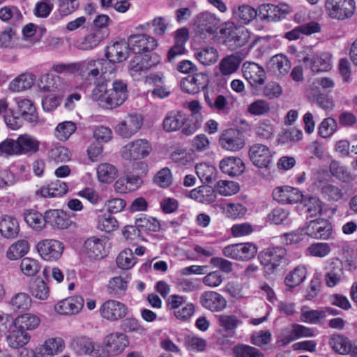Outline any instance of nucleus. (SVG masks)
I'll list each match as a JSON object with an SVG mask.
<instances>
[{
    "mask_svg": "<svg viewBox=\"0 0 357 357\" xmlns=\"http://www.w3.org/2000/svg\"><path fill=\"white\" fill-rule=\"evenodd\" d=\"M16 141L19 155L28 153H35L39 149V142L34 137L29 135H21Z\"/></svg>",
    "mask_w": 357,
    "mask_h": 357,
    "instance_id": "41",
    "label": "nucleus"
},
{
    "mask_svg": "<svg viewBox=\"0 0 357 357\" xmlns=\"http://www.w3.org/2000/svg\"><path fill=\"white\" fill-rule=\"evenodd\" d=\"M242 70L243 77L250 84L253 93L259 95L266 80L264 69L257 63L246 62L243 63Z\"/></svg>",
    "mask_w": 357,
    "mask_h": 357,
    "instance_id": "4",
    "label": "nucleus"
},
{
    "mask_svg": "<svg viewBox=\"0 0 357 357\" xmlns=\"http://www.w3.org/2000/svg\"><path fill=\"white\" fill-rule=\"evenodd\" d=\"M307 270L303 266H298L285 278V284L289 287H295L301 284L305 279Z\"/></svg>",
    "mask_w": 357,
    "mask_h": 357,
    "instance_id": "53",
    "label": "nucleus"
},
{
    "mask_svg": "<svg viewBox=\"0 0 357 357\" xmlns=\"http://www.w3.org/2000/svg\"><path fill=\"white\" fill-rule=\"evenodd\" d=\"M40 317L35 313L25 312L17 317L15 324L17 327L24 331H33L40 324Z\"/></svg>",
    "mask_w": 357,
    "mask_h": 357,
    "instance_id": "34",
    "label": "nucleus"
},
{
    "mask_svg": "<svg viewBox=\"0 0 357 357\" xmlns=\"http://www.w3.org/2000/svg\"><path fill=\"white\" fill-rule=\"evenodd\" d=\"M306 212L311 216L321 215L324 211V203L317 197H305L303 200Z\"/></svg>",
    "mask_w": 357,
    "mask_h": 357,
    "instance_id": "59",
    "label": "nucleus"
},
{
    "mask_svg": "<svg viewBox=\"0 0 357 357\" xmlns=\"http://www.w3.org/2000/svg\"><path fill=\"white\" fill-rule=\"evenodd\" d=\"M84 304V300L83 297L75 295L59 301L54 305V310L61 315L74 316L81 312Z\"/></svg>",
    "mask_w": 357,
    "mask_h": 357,
    "instance_id": "16",
    "label": "nucleus"
},
{
    "mask_svg": "<svg viewBox=\"0 0 357 357\" xmlns=\"http://www.w3.org/2000/svg\"><path fill=\"white\" fill-rule=\"evenodd\" d=\"M271 66L269 71L276 77H282L286 75L290 69V63L287 56L283 54H276L269 61Z\"/></svg>",
    "mask_w": 357,
    "mask_h": 357,
    "instance_id": "31",
    "label": "nucleus"
},
{
    "mask_svg": "<svg viewBox=\"0 0 357 357\" xmlns=\"http://www.w3.org/2000/svg\"><path fill=\"white\" fill-rule=\"evenodd\" d=\"M208 84V76L205 73H199L182 79L180 86L185 92L195 94L204 89Z\"/></svg>",
    "mask_w": 357,
    "mask_h": 357,
    "instance_id": "21",
    "label": "nucleus"
},
{
    "mask_svg": "<svg viewBox=\"0 0 357 357\" xmlns=\"http://www.w3.org/2000/svg\"><path fill=\"white\" fill-rule=\"evenodd\" d=\"M303 138V132L296 128H291L278 135L276 142L278 145L296 143Z\"/></svg>",
    "mask_w": 357,
    "mask_h": 357,
    "instance_id": "50",
    "label": "nucleus"
},
{
    "mask_svg": "<svg viewBox=\"0 0 357 357\" xmlns=\"http://www.w3.org/2000/svg\"><path fill=\"white\" fill-rule=\"evenodd\" d=\"M241 63V59L238 56L231 54L220 61L218 65L219 70L222 75L228 76L236 72Z\"/></svg>",
    "mask_w": 357,
    "mask_h": 357,
    "instance_id": "44",
    "label": "nucleus"
},
{
    "mask_svg": "<svg viewBox=\"0 0 357 357\" xmlns=\"http://www.w3.org/2000/svg\"><path fill=\"white\" fill-rule=\"evenodd\" d=\"M325 10L330 18L343 21L354 15L356 2L354 0H326Z\"/></svg>",
    "mask_w": 357,
    "mask_h": 357,
    "instance_id": "3",
    "label": "nucleus"
},
{
    "mask_svg": "<svg viewBox=\"0 0 357 357\" xmlns=\"http://www.w3.org/2000/svg\"><path fill=\"white\" fill-rule=\"evenodd\" d=\"M36 249L42 259L54 261L61 257L64 245L58 240L44 239L37 243Z\"/></svg>",
    "mask_w": 357,
    "mask_h": 357,
    "instance_id": "11",
    "label": "nucleus"
},
{
    "mask_svg": "<svg viewBox=\"0 0 357 357\" xmlns=\"http://www.w3.org/2000/svg\"><path fill=\"white\" fill-rule=\"evenodd\" d=\"M234 17L242 24H248L256 17L255 9L248 5L239 6L233 10Z\"/></svg>",
    "mask_w": 357,
    "mask_h": 357,
    "instance_id": "57",
    "label": "nucleus"
},
{
    "mask_svg": "<svg viewBox=\"0 0 357 357\" xmlns=\"http://www.w3.org/2000/svg\"><path fill=\"white\" fill-rule=\"evenodd\" d=\"M215 189L220 195L231 196L238 192L239 185L234 181L220 180L217 183Z\"/></svg>",
    "mask_w": 357,
    "mask_h": 357,
    "instance_id": "61",
    "label": "nucleus"
},
{
    "mask_svg": "<svg viewBox=\"0 0 357 357\" xmlns=\"http://www.w3.org/2000/svg\"><path fill=\"white\" fill-rule=\"evenodd\" d=\"M301 311V321L310 324H319L326 316L325 311L310 310L307 306H303Z\"/></svg>",
    "mask_w": 357,
    "mask_h": 357,
    "instance_id": "52",
    "label": "nucleus"
},
{
    "mask_svg": "<svg viewBox=\"0 0 357 357\" xmlns=\"http://www.w3.org/2000/svg\"><path fill=\"white\" fill-rule=\"evenodd\" d=\"M68 191V185L66 183L56 180L47 185H43L36 191L37 195L43 197H56L65 195Z\"/></svg>",
    "mask_w": 357,
    "mask_h": 357,
    "instance_id": "32",
    "label": "nucleus"
},
{
    "mask_svg": "<svg viewBox=\"0 0 357 357\" xmlns=\"http://www.w3.org/2000/svg\"><path fill=\"white\" fill-rule=\"evenodd\" d=\"M48 157L55 162H66L70 160V151L64 146H59L52 148L48 153Z\"/></svg>",
    "mask_w": 357,
    "mask_h": 357,
    "instance_id": "62",
    "label": "nucleus"
},
{
    "mask_svg": "<svg viewBox=\"0 0 357 357\" xmlns=\"http://www.w3.org/2000/svg\"><path fill=\"white\" fill-rule=\"evenodd\" d=\"M130 46L128 43L116 42L108 46L106 49L105 55L107 59L112 61L120 63L123 61L128 56Z\"/></svg>",
    "mask_w": 357,
    "mask_h": 357,
    "instance_id": "29",
    "label": "nucleus"
},
{
    "mask_svg": "<svg viewBox=\"0 0 357 357\" xmlns=\"http://www.w3.org/2000/svg\"><path fill=\"white\" fill-rule=\"evenodd\" d=\"M65 348L66 343L62 337H49L36 349L35 357H54L62 353Z\"/></svg>",
    "mask_w": 357,
    "mask_h": 357,
    "instance_id": "17",
    "label": "nucleus"
},
{
    "mask_svg": "<svg viewBox=\"0 0 357 357\" xmlns=\"http://www.w3.org/2000/svg\"><path fill=\"white\" fill-rule=\"evenodd\" d=\"M8 304L14 311L25 312L31 307L33 301L27 293L18 292L10 298Z\"/></svg>",
    "mask_w": 357,
    "mask_h": 357,
    "instance_id": "39",
    "label": "nucleus"
},
{
    "mask_svg": "<svg viewBox=\"0 0 357 357\" xmlns=\"http://www.w3.org/2000/svg\"><path fill=\"white\" fill-rule=\"evenodd\" d=\"M76 125L72 121H64L56 128V137L61 141L67 140L76 130Z\"/></svg>",
    "mask_w": 357,
    "mask_h": 357,
    "instance_id": "64",
    "label": "nucleus"
},
{
    "mask_svg": "<svg viewBox=\"0 0 357 357\" xmlns=\"http://www.w3.org/2000/svg\"><path fill=\"white\" fill-rule=\"evenodd\" d=\"M190 198L204 204L212 203L215 198L213 190L207 185L199 186L190 192Z\"/></svg>",
    "mask_w": 357,
    "mask_h": 357,
    "instance_id": "46",
    "label": "nucleus"
},
{
    "mask_svg": "<svg viewBox=\"0 0 357 357\" xmlns=\"http://www.w3.org/2000/svg\"><path fill=\"white\" fill-rule=\"evenodd\" d=\"M29 248L30 245L27 241H17L8 248L6 257L10 260H17L25 255L29 252Z\"/></svg>",
    "mask_w": 357,
    "mask_h": 357,
    "instance_id": "48",
    "label": "nucleus"
},
{
    "mask_svg": "<svg viewBox=\"0 0 357 357\" xmlns=\"http://www.w3.org/2000/svg\"><path fill=\"white\" fill-rule=\"evenodd\" d=\"M97 178L102 183H111L118 176V169L110 163H100L96 168Z\"/></svg>",
    "mask_w": 357,
    "mask_h": 357,
    "instance_id": "40",
    "label": "nucleus"
},
{
    "mask_svg": "<svg viewBox=\"0 0 357 357\" xmlns=\"http://www.w3.org/2000/svg\"><path fill=\"white\" fill-rule=\"evenodd\" d=\"M36 77L30 73H22L15 78L9 84V89L20 92L30 89L34 84Z\"/></svg>",
    "mask_w": 357,
    "mask_h": 357,
    "instance_id": "42",
    "label": "nucleus"
},
{
    "mask_svg": "<svg viewBox=\"0 0 357 357\" xmlns=\"http://www.w3.org/2000/svg\"><path fill=\"white\" fill-rule=\"evenodd\" d=\"M45 225L47 224L54 229H64L69 225V219L61 210H49L45 212Z\"/></svg>",
    "mask_w": 357,
    "mask_h": 357,
    "instance_id": "33",
    "label": "nucleus"
},
{
    "mask_svg": "<svg viewBox=\"0 0 357 357\" xmlns=\"http://www.w3.org/2000/svg\"><path fill=\"white\" fill-rule=\"evenodd\" d=\"M160 61V57L158 54L136 55L130 62L129 70L131 76L139 79L143 74H146L148 70Z\"/></svg>",
    "mask_w": 357,
    "mask_h": 357,
    "instance_id": "7",
    "label": "nucleus"
},
{
    "mask_svg": "<svg viewBox=\"0 0 357 357\" xmlns=\"http://www.w3.org/2000/svg\"><path fill=\"white\" fill-rule=\"evenodd\" d=\"M199 300L203 307L213 312H219L224 310L227 305L225 298L213 291L204 292L201 294Z\"/></svg>",
    "mask_w": 357,
    "mask_h": 357,
    "instance_id": "19",
    "label": "nucleus"
},
{
    "mask_svg": "<svg viewBox=\"0 0 357 357\" xmlns=\"http://www.w3.org/2000/svg\"><path fill=\"white\" fill-rule=\"evenodd\" d=\"M31 340V335L26 332L17 328V330L11 331L6 336V341L8 346L17 349L26 345Z\"/></svg>",
    "mask_w": 357,
    "mask_h": 357,
    "instance_id": "37",
    "label": "nucleus"
},
{
    "mask_svg": "<svg viewBox=\"0 0 357 357\" xmlns=\"http://www.w3.org/2000/svg\"><path fill=\"white\" fill-rule=\"evenodd\" d=\"M97 228L105 232H111L118 229L117 220L109 213H103L97 218Z\"/></svg>",
    "mask_w": 357,
    "mask_h": 357,
    "instance_id": "49",
    "label": "nucleus"
},
{
    "mask_svg": "<svg viewBox=\"0 0 357 357\" xmlns=\"http://www.w3.org/2000/svg\"><path fill=\"white\" fill-rule=\"evenodd\" d=\"M333 349L340 355H346L349 353L351 348V341L343 335H333L330 341Z\"/></svg>",
    "mask_w": 357,
    "mask_h": 357,
    "instance_id": "54",
    "label": "nucleus"
},
{
    "mask_svg": "<svg viewBox=\"0 0 357 357\" xmlns=\"http://www.w3.org/2000/svg\"><path fill=\"white\" fill-rule=\"evenodd\" d=\"M105 344L108 347L110 353L114 356H119L128 347V337L123 333L114 332L108 334L104 338Z\"/></svg>",
    "mask_w": 357,
    "mask_h": 357,
    "instance_id": "22",
    "label": "nucleus"
},
{
    "mask_svg": "<svg viewBox=\"0 0 357 357\" xmlns=\"http://www.w3.org/2000/svg\"><path fill=\"white\" fill-rule=\"evenodd\" d=\"M29 292L35 298L46 301L50 296V289L43 280L38 279L31 284Z\"/></svg>",
    "mask_w": 357,
    "mask_h": 357,
    "instance_id": "51",
    "label": "nucleus"
},
{
    "mask_svg": "<svg viewBox=\"0 0 357 357\" xmlns=\"http://www.w3.org/2000/svg\"><path fill=\"white\" fill-rule=\"evenodd\" d=\"M195 24L199 33L212 34L217 30L220 20L215 15L209 12H205L197 16Z\"/></svg>",
    "mask_w": 357,
    "mask_h": 357,
    "instance_id": "25",
    "label": "nucleus"
},
{
    "mask_svg": "<svg viewBox=\"0 0 357 357\" xmlns=\"http://www.w3.org/2000/svg\"><path fill=\"white\" fill-rule=\"evenodd\" d=\"M137 261L132 250L130 248L121 251L116 257V264L119 268L123 270L131 268L137 263Z\"/></svg>",
    "mask_w": 357,
    "mask_h": 357,
    "instance_id": "58",
    "label": "nucleus"
},
{
    "mask_svg": "<svg viewBox=\"0 0 357 357\" xmlns=\"http://www.w3.org/2000/svg\"><path fill=\"white\" fill-rule=\"evenodd\" d=\"M24 220L27 225L36 231H41L45 227V213L33 210H26L24 213Z\"/></svg>",
    "mask_w": 357,
    "mask_h": 357,
    "instance_id": "38",
    "label": "nucleus"
},
{
    "mask_svg": "<svg viewBox=\"0 0 357 357\" xmlns=\"http://www.w3.org/2000/svg\"><path fill=\"white\" fill-rule=\"evenodd\" d=\"M188 116L181 112H171L163 120V128L166 132H174L182 128V133L188 136L195 132L198 127L188 124Z\"/></svg>",
    "mask_w": 357,
    "mask_h": 357,
    "instance_id": "5",
    "label": "nucleus"
},
{
    "mask_svg": "<svg viewBox=\"0 0 357 357\" xmlns=\"http://www.w3.org/2000/svg\"><path fill=\"white\" fill-rule=\"evenodd\" d=\"M250 158L254 165L259 169L266 170L268 167V148L264 144H255L249 151Z\"/></svg>",
    "mask_w": 357,
    "mask_h": 357,
    "instance_id": "30",
    "label": "nucleus"
},
{
    "mask_svg": "<svg viewBox=\"0 0 357 357\" xmlns=\"http://www.w3.org/2000/svg\"><path fill=\"white\" fill-rule=\"evenodd\" d=\"M330 171L333 176L342 182L350 183L354 179L350 171L337 161L331 162Z\"/></svg>",
    "mask_w": 357,
    "mask_h": 357,
    "instance_id": "56",
    "label": "nucleus"
},
{
    "mask_svg": "<svg viewBox=\"0 0 357 357\" xmlns=\"http://www.w3.org/2000/svg\"><path fill=\"white\" fill-rule=\"evenodd\" d=\"M221 208L226 216L232 219L241 218L247 212L246 207L241 204H224L221 205Z\"/></svg>",
    "mask_w": 357,
    "mask_h": 357,
    "instance_id": "60",
    "label": "nucleus"
},
{
    "mask_svg": "<svg viewBox=\"0 0 357 357\" xmlns=\"http://www.w3.org/2000/svg\"><path fill=\"white\" fill-rule=\"evenodd\" d=\"M100 317L109 321L124 319L128 313V307L123 303L115 299H108L99 308Z\"/></svg>",
    "mask_w": 357,
    "mask_h": 357,
    "instance_id": "8",
    "label": "nucleus"
},
{
    "mask_svg": "<svg viewBox=\"0 0 357 357\" xmlns=\"http://www.w3.org/2000/svg\"><path fill=\"white\" fill-rule=\"evenodd\" d=\"M218 142L222 149L231 152L241 150L245 144L243 134L233 128L223 130L220 135Z\"/></svg>",
    "mask_w": 357,
    "mask_h": 357,
    "instance_id": "12",
    "label": "nucleus"
},
{
    "mask_svg": "<svg viewBox=\"0 0 357 357\" xmlns=\"http://www.w3.org/2000/svg\"><path fill=\"white\" fill-rule=\"evenodd\" d=\"M344 278V267L337 258L328 260L324 267V281L327 287H334Z\"/></svg>",
    "mask_w": 357,
    "mask_h": 357,
    "instance_id": "14",
    "label": "nucleus"
},
{
    "mask_svg": "<svg viewBox=\"0 0 357 357\" xmlns=\"http://www.w3.org/2000/svg\"><path fill=\"white\" fill-rule=\"evenodd\" d=\"M286 250L282 247H275L269 250V275H282L288 264L285 257Z\"/></svg>",
    "mask_w": 357,
    "mask_h": 357,
    "instance_id": "20",
    "label": "nucleus"
},
{
    "mask_svg": "<svg viewBox=\"0 0 357 357\" xmlns=\"http://www.w3.org/2000/svg\"><path fill=\"white\" fill-rule=\"evenodd\" d=\"M95 342L86 337H77L71 342V347L79 355H86L91 357L94 349Z\"/></svg>",
    "mask_w": 357,
    "mask_h": 357,
    "instance_id": "45",
    "label": "nucleus"
},
{
    "mask_svg": "<svg viewBox=\"0 0 357 357\" xmlns=\"http://www.w3.org/2000/svg\"><path fill=\"white\" fill-rule=\"evenodd\" d=\"M152 146L145 139H137L125 144L121 151V156L127 160H137L146 158Z\"/></svg>",
    "mask_w": 357,
    "mask_h": 357,
    "instance_id": "6",
    "label": "nucleus"
},
{
    "mask_svg": "<svg viewBox=\"0 0 357 357\" xmlns=\"http://www.w3.org/2000/svg\"><path fill=\"white\" fill-rule=\"evenodd\" d=\"M257 252V247L251 243L231 244L222 249L225 257L238 261L250 260L256 255Z\"/></svg>",
    "mask_w": 357,
    "mask_h": 357,
    "instance_id": "10",
    "label": "nucleus"
},
{
    "mask_svg": "<svg viewBox=\"0 0 357 357\" xmlns=\"http://www.w3.org/2000/svg\"><path fill=\"white\" fill-rule=\"evenodd\" d=\"M197 176L203 183H211L216 176V169L214 166L203 162L195 166Z\"/></svg>",
    "mask_w": 357,
    "mask_h": 357,
    "instance_id": "55",
    "label": "nucleus"
},
{
    "mask_svg": "<svg viewBox=\"0 0 357 357\" xmlns=\"http://www.w3.org/2000/svg\"><path fill=\"white\" fill-rule=\"evenodd\" d=\"M76 72H79L82 78L86 84L91 85L100 77V59H89L80 62L74 63Z\"/></svg>",
    "mask_w": 357,
    "mask_h": 357,
    "instance_id": "13",
    "label": "nucleus"
},
{
    "mask_svg": "<svg viewBox=\"0 0 357 357\" xmlns=\"http://www.w3.org/2000/svg\"><path fill=\"white\" fill-rule=\"evenodd\" d=\"M204 100L207 105L213 111L223 114L229 112L227 100L223 95L215 96L205 93Z\"/></svg>",
    "mask_w": 357,
    "mask_h": 357,
    "instance_id": "43",
    "label": "nucleus"
},
{
    "mask_svg": "<svg viewBox=\"0 0 357 357\" xmlns=\"http://www.w3.org/2000/svg\"><path fill=\"white\" fill-rule=\"evenodd\" d=\"M195 55L197 59L204 66L213 65L218 59V53L212 47H204L197 49Z\"/></svg>",
    "mask_w": 357,
    "mask_h": 357,
    "instance_id": "47",
    "label": "nucleus"
},
{
    "mask_svg": "<svg viewBox=\"0 0 357 357\" xmlns=\"http://www.w3.org/2000/svg\"><path fill=\"white\" fill-rule=\"evenodd\" d=\"M220 169L224 174L229 176H236L244 172L245 165L241 158L229 156L223 158L220 162Z\"/></svg>",
    "mask_w": 357,
    "mask_h": 357,
    "instance_id": "28",
    "label": "nucleus"
},
{
    "mask_svg": "<svg viewBox=\"0 0 357 357\" xmlns=\"http://www.w3.org/2000/svg\"><path fill=\"white\" fill-rule=\"evenodd\" d=\"M13 101L17 107L15 112L25 121L36 124L38 121V116L36 107L31 100L15 98Z\"/></svg>",
    "mask_w": 357,
    "mask_h": 357,
    "instance_id": "24",
    "label": "nucleus"
},
{
    "mask_svg": "<svg viewBox=\"0 0 357 357\" xmlns=\"http://www.w3.org/2000/svg\"><path fill=\"white\" fill-rule=\"evenodd\" d=\"M130 277L115 276L109 280L107 290L110 295L120 298L125 295Z\"/></svg>",
    "mask_w": 357,
    "mask_h": 357,
    "instance_id": "35",
    "label": "nucleus"
},
{
    "mask_svg": "<svg viewBox=\"0 0 357 357\" xmlns=\"http://www.w3.org/2000/svg\"><path fill=\"white\" fill-rule=\"evenodd\" d=\"M143 119L137 114H129L120 121L114 127L115 133L123 139H130L140 130Z\"/></svg>",
    "mask_w": 357,
    "mask_h": 357,
    "instance_id": "9",
    "label": "nucleus"
},
{
    "mask_svg": "<svg viewBox=\"0 0 357 357\" xmlns=\"http://www.w3.org/2000/svg\"><path fill=\"white\" fill-rule=\"evenodd\" d=\"M250 33L245 28H237L233 24H226L219 32L218 41L231 50L244 46L249 40Z\"/></svg>",
    "mask_w": 357,
    "mask_h": 357,
    "instance_id": "2",
    "label": "nucleus"
},
{
    "mask_svg": "<svg viewBox=\"0 0 357 357\" xmlns=\"http://www.w3.org/2000/svg\"><path fill=\"white\" fill-rule=\"evenodd\" d=\"M128 42L130 50L135 54L153 51L158 46L156 39L147 34L130 36Z\"/></svg>",
    "mask_w": 357,
    "mask_h": 357,
    "instance_id": "18",
    "label": "nucleus"
},
{
    "mask_svg": "<svg viewBox=\"0 0 357 357\" xmlns=\"http://www.w3.org/2000/svg\"><path fill=\"white\" fill-rule=\"evenodd\" d=\"M314 335V331L312 328L294 324L289 328L283 331L278 342L280 346H286L297 339L313 337Z\"/></svg>",
    "mask_w": 357,
    "mask_h": 357,
    "instance_id": "15",
    "label": "nucleus"
},
{
    "mask_svg": "<svg viewBox=\"0 0 357 357\" xmlns=\"http://www.w3.org/2000/svg\"><path fill=\"white\" fill-rule=\"evenodd\" d=\"M106 240L105 238L92 236L84 242V250L90 258L101 259L106 255Z\"/></svg>",
    "mask_w": 357,
    "mask_h": 357,
    "instance_id": "27",
    "label": "nucleus"
},
{
    "mask_svg": "<svg viewBox=\"0 0 357 357\" xmlns=\"http://www.w3.org/2000/svg\"><path fill=\"white\" fill-rule=\"evenodd\" d=\"M20 231L18 221L14 217L4 215L0 220V233L5 238H15Z\"/></svg>",
    "mask_w": 357,
    "mask_h": 357,
    "instance_id": "36",
    "label": "nucleus"
},
{
    "mask_svg": "<svg viewBox=\"0 0 357 357\" xmlns=\"http://www.w3.org/2000/svg\"><path fill=\"white\" fill-rule=\"evenodd\" d=\"M303 61L315 73L326 72L331 68V55L328 52L305 56Z\"/></svg>",
    "mask_w": 357,
    "mask_h": 357,
    "instance_id": "23",
    "label": "nucleus"
},
{
    "mask_svg": "<svg viewBox=\"0 0 357 357\" xmlns=\"http://www.w3.org/2000/svg\"><path fill=\"white\" fill-rule=\"evenodd\" d=\"M128 96L126 83L120 79H116L112 83V88L108 89L107 84H98L93 89L91 98L98 102V105L105 109H114L121 105Z\"/></svg>",
    "mask_w": 357,
    "mask_h": 357,
    "instance_id": "1",
    "label": "nucleus"
},
{
    "mask_svg": "<svg viewBox=\"0 0 357 357\" xmlns=\"http://www.w3.org/2000/svg\"><path fill=\"white\" fill-rule=\"evenodd\" d=\"M305 232L314 238L327 239L331 234V226L326 220H314L307 225Z\"/></svg>",
    "mask_w": 357,
    "mask_h": 357,
    "instance_id": "26",
    "label": "nucleus"
},
{
    "mask_svg": "<svg viewBox=\"0 0 357 357\" xmlns=\"http://www.w3.org/2000/svg\"><path fill=\"white\" fill-rule=\"evenodd\" d=\"M102 37L98 32L91 33L78 42L77 47L82 50H90L96 47L102 40Z\"/></svg>",
    "mask_w": 357,
    "mask_h": 357,
    "instance_id": "63",
    "label": "nucleus"
}]
</instances>
